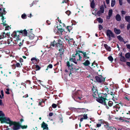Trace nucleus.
<instances>
[{"mask_svg":"<svg viewBox=\"0 0 130 130\" xmlns=\"http://www.w3.org/2000/svg\"><path fill=\"white\" fill-rule=\"evenodd\" d=\"M107 97V95L106 93L102 94L100 98L97 99L96 101L100 103L106 105V108L109 109V107L107 106V103H108V105L111 107L112 106L113 103L111 101L108 100L106 99Z\"/></svg>","mask_w":130,"mask_h":130,"instance_id":"obj_1","label":"nucleus"},{"mask_svg":"<svg viewBox=\"0 0 130 130\" xmlns=\"http://www.w3.org/2000/svg\"><path fill=\"white\" fill-rule=\"evenodd\" d=\"M7 123L9 124V126H10L13 125L12 129L13 130H18L21 127V125L18 122H13L11 121L10 119Z\"/></svg>","mask_w":130,"mask_h":130,"instance_id":"obj_2","label":"nucleus"},{"mask_svg":"<svg viewBox=\"0 0 130 130\" xmlns=\"http://www.w3.org/2000/svg\"><path fill=\"white\" fill-rule=\"evenodd\" d=\"M18 33V32H13L12 34V36L16 44H18L19 46H21L22 45V44L21 40L19 38V35L17 34Z\"/></svg>","mask_w":130,"mask_h":130,"instance_id":"obj_3","label":"nucleus"},{"mask_svg":"<svg viewBox=\"0 0 130 130\" xmlns=\"http://www.w3.org/2000/svg\"><path fill=\"white\" fill-rule=\"evenodd\" d=\"M10 118L5 116V115L3 112L2 111L0 110V121L2 123H7Z\"/></svg>","mask_w":130,"mask_h":130,"instance_id":"obj_4","label":"nucleus"},{"mask_svg":"<svg viewBox=\"0 0 130 130\" xmlns=\"http://www.w3.org/2000/svg\"><path fill=\"white\" fill-rule=\"evenodd\" d=\"M82 57L79 54L76 52L74 56H73L70 59V61L73 62L75 64L77 63V61L79 60H82Z\"/></svg>","mask_w":130,"mask_h":130,"instance_id":"obj_5","label":"nucleus"},{"mask_svg":"<svg viewBox=\"0 0 130 130\" xmlns=\"http://www.w3.org/2000/svg\"><path fill=\"white\" fill-rule=\"evenodd\" d=\"M123 115V116L124 118L127 119H130V111L127 110H125L121 111Z\"/></svg>","mask_w":130,"mask_h":130,"instance_id":"obj_6","label":"nucleus"},{"mask_svg":"<svg viewBox=\"0 0 130 130\" xmlns=\"http://www.w3.org/2000/svg\"><path fill=\"white\" fill-rule=\"evenodd\" d=\"M83 96L82 94V92L80 91H78L74 93L73 94L72 97L73 98L75 97L76 98H78L80 99L81 98H82Z\"/></svg>","mask_w":130,"mask_h":130,"instance_id":"obj_7","label":"nucleus"},{"mask_svg":"<svg viewBox=\"0 0 130 130\" xmlns=\"http://www.w3.org/2000/svg\"><path fill=\"white\" fill-rule=\"evenodd\" d=\"M106 35L108 37L109 40L111 39V38L114 37V35L113 33L110 30H107L106 31Z\"/></svg>","mask_w":130,"mask_h":130,"instance_id":"obj_8","label":"nucleus"},{"mask_svg":"<svg viewBox=\"0 0 130 130\" xmlns=\"http://www.w3.org/2000/svg\"><path fill=\"white\" fill-rule=\"evenodd\" d=\"M67 65L69 68L70 70V73L69 74V76H70V75L71 74L72 71L74 70H78V69L76 68H74L72 67V64L70 62H67Z\"/></svg>","mask_w":130,"mask_h":130,"instance_id":"obj_9","label":"nucleus"},{"mask_svg":"<svg viewBox=\"0 0 130 130\" xmlns=\"http://www.w3.org/2000/svg\"><path fill=\"white\" fill-rule=\"evenodd\" d=\"M5 9V8H3V12H0V17H2V19L3 23V24L4 25H6V24H5L6 22V21L5 20V18L3 16V14H5L6 13V11Z\"/></svg>","mask_w":130,"mask_h":130,"instance_id":"obj_10","label":"nucleus"},{"mask_svg":"<svg viewBox=\"0 0 130 130\" xmlns=\"http://www.w3.org/2000/svg\"><path fill=\"white\" fill-rule=\"evenodd\" d=\"M95 78L97 81L99 83H101L105 81V78H103L101 75L96 76Z\"/></svg>","mask_w":130,"mask_h":130,"instance_id":"obj_11","label":"nucleus"},{"mask_svg":"<svg viewBox=\"0 0 130 130\" xmlns=\"http://www.w3.org/2000/svg\"><path fill=\"white\" fill-rule=\"evenodd\" d=\"M104 8L103 6H101L100 8V10L96 14L99 16H100L104 12Z\"/></svg>","mask_w":130,"mask_h":130,"instance_id":"obj_12","label":"nucleus"},{"mask_svg":"<svg viewBox=\"0 0 130 130\" xmlns=\"http://www.w3.org/2000/svg\"><path fill=\"white\" fill-rule=\"evenodd\" d=\"M18 32V34L19 35V33L22 34V35L24 36H26L27 34V32L26 29L23 30H21L20 31H17L14 32Z\"/></svg>","mask_w":130,"mask_h":130,"instance_id":"obj_13","label":"nucleus"},{"mask_svg":"<svg viewBox=\"0 0 130 130\" xmlns=\"http://www.w3.org/2000/svg\"><path fill=\"white\" fill-rule=\"evenodd\" d=\"M54 44H56V46L58 47H62V42L60 39L58 40V42L57 43L55 42V40H54Z\"/></svg>","mask_w":130,"mask_h":130,"instance_id":"obj_14","label":"nucleus"},{"mask_svg":"<svg viewBox=\"0 0 130 130\" xmlns=\"http://www.w3.org/2000/svg\"><path fill=\"white\" fill-rule=\"evenodd\" d=\"M99 122L101 124H104V126L107 128H109L108 124L107 122L105 121L104 120L102 119L99 120Z\"/></svg>","mask_w":130,"mask_h":130,"instance_id":"obj_15","label":"nucleus"},{"mask_svg":"<svg viewBox=\"0 0 130 130\" xmlns=\"http://www.w3.org/2000/svg\"><path fill=\"white\" fill-rule=\"evenodd\" d=\"M41 127L42 128H43V130L46 129L47 130H50L48 129V125L44 122L41 124Z\"/></svg>","mask_w":130,"mask_h":130,"instance_id":"obj_16","label":"nucleus"},{"mask_svg":"<svg viewBox=\"0 0 130 130\" xmlns=\"http://www.w3.org/2000/svg\"><path fill=\"white\" fill-rule=\"evenodd\" d=\"M93 94L92 95L93 96V97H94V98H97V97L98 96H99V98H100L101 97V95L103 93L101 94L100 95H99L98 94V91H94V92H93ZM99 99V98H98L97 99Z\"/></svg>","mask_w":130,"mask_h":130,"instance_id":"obj_17","label":"nucleus"},{"mask_svg":"<svg viewBox=\"0 0 130 130\" xmlns=\"http://www.w3.org/2000/svg\"><path fill=\"white\" fill-rule=\"evenodd\" d=\"M113 108L115 111H118L120 108V106L119 104H117L115 106H113Z\"/></svg>","mask_w":130,"mask_h":130,"instance_id":"obj_18","label":"nucleus"},{"mask_svg":"<svg viewBox=\"0 0 130 130\" xmlns=\"http://www.w3.org/2000/svg\"><path fill=\"white\" fill-rule=\"evenodd\" d=\"M59 52L58 53V55L60 56H61L63 54L64 50L63 49L61 48L59 50Z\"/></svg>","mask_w":130,"mask_h":130,"instance_id":"obj_19","label":"nucleus"},{"mask_svg":"<svg viewBox=\"0 0 130 130\" xmlns=\"http://www.w3.org/2000/svg\"><path fill=\"white\" fill-rule=\"evenodd\" d=\"M80 52L83 54L84 58H86V59L89 58V57L88 56V55L86 54V52H83L82 51H80Z\"/></svg>","mask_w":130,"mask_h":130,"instance_id":"obj_20","label":"nucleus"},{"mask_svg":"<svg viewBox=\"0 0 130 130\" xmlns=\"http://www.w3.org/2000/svg\"><path fill=\"white\" fill-rule=\"evenodd\" d=\"M104 46L105 47V48L108 51H111V48L110 47L108 46L107 44H104Z\"/></svg>","mask_w":130,"mask_h":130,"instance_id":"obj_21","label":"nucleus"},{"mask_svg":"<svg viewBox=\"0 0 130 130\" xmlns=\"http://www.w3.org/2000/svg\"><path fill=\"white\" fill-rule=\"evenodd\" d=\"M118 96L117 94H115L113 96H112L111 97V98L112 100L114 101H115L118 99Z\"/></svg>","mask_w":130,"mask_h":130,"instance_id":"obj_22","label":"nucleus"},{"mask_svg":"<svg viewBox=\"0 0 130 130\" xmlns=\"http://www.w3.org/2000/svg\"><path fill=\"white\" fill-rule=\"evenodd\" d=\"M112 12V10L111 9L109 10L108 12V16L107 17V19H109L110 18L111 16Z\"/></svg>","mask_w":130,"mask_h":130,"instance_id":"obj_23","label":"nucleus"},{"mask_svg":"<svg viewBox=\"0 0 130 130\" xmlns=\"http://www.w3.org/2000/svg\"><path fill=\"white\" fill-rule=\"evenodd\" d=\"M116 20L118 21H120L121 20V17L120 15L119 14H118L116 16Z\"/></svg>","mask_w":130,"mask_h":130,"instance_id":"obj_24","label":"nucleus"},{"mask_svg":"<svg viewBox=\"0 0 130 130\" xmlns=\"http://www.w3.org/2000/svg\"><path fill=\"white\" fill-rule=\"evenodd\" d=\"M67 42H68L69 44H72L74 43L73 40L72 38H70Z\"/></svg>","mask_w":130,"mask_h":130,"instance_id":"obj_25","label":"nucleus"},{"mask_svg":"<svg viewBox=\"0 0 130 130\" xmlns=\"http://www.w3.org/2000/svg\"><path fill=\"white\" fill-rule=\"evenodd\" d=\"M114 30L115 32L117 34H119L121 32L120 30L119 29H118L116 28H115Z\"/></svg>","mask_w":130,"mask_h":130,"instance_id":"obj_26","label":"nucleus"},{"mask_svg":"<svg viewBox=\"0 0 130 130\" xmlns=\"http://www.w3.org/2000/svg\"><path fill=\"white\" fill-rule=\"evenodd\" d=\"M83 64L85 66H88L90 64V62L89 60H86L83 63Z\"/></svg>","mask_w":130,"mask_h":130,"instance_id":"obj_27","label":"nucleus"},{"mask_svg":"<svg viewBox=\"0 0 130 130\" xmlns=\"http://www.w3.org/2000/svg\"><path fill=\"white\" fill-rule=\"evenodd\" d=\"M125 19L127 22L130 23V16H126L125 17Z\"/></svg>","mask_w":130,"mask_h":130,"instance_id":"obj_28","label":"nucleus"},{"mask_svg":"<svg viewBox=\"0 0 130 130\" xmlns=\"http://www.w3.org/2000/svg\"><path fill=\"white\" fill-rule=\"evenodd\" d=\"M108 130H117V128H115L113 126L111 127H109L107 128Z\"/></svg>","mask_w":130,"mask_h":130,"instance_id":"obj_29","label":"nucleus"},{"mask_svg":"<svg viewBox=\"0 0 130 130\" xmlns=\"http://www.w3.org/2000/svg\"><path fill=\"white\" fill-rule=\"evenodd\" d=\"M116 3V1L115 0H111V6L112 7H113Z\"/></svg>","mask_w":130,"mask_h":130,"instance_id":"obj_30","label":"nucleus"},{"mask_svg":"<svg viewBox=\"0 0 130 130\" xmlns=\"http://www.w3.org/2000/svg\"><path fill=\"white\" fill-rule=\"evenodd\" d=\"M1 39L5 38L6 37V35L4 32L2 33L1 34Z\"/></svg>","mask_w":130,"mask_h":130,"instance_id":"obj_31","label":"nucleus"},{"mask_svg":"<svg viewBox=\"0 0 130 130\" xmlns=\"http://www.w3.org/2000/svg\"><path fill=\"white\" fill-rule=\"evenodd\" d=\"M120 60L123 62H125L126 61V59L124 57L121 56L120 58Z\"/></svg>","mask_w":130,"mask_h":130,"instance_id":"obj_32","label":"nucleus"},{"mask_svg":"<svg viewBox=\"0 0 130 130\" xmlns=\"http://www.w3.org/2000/svg\"><path fill=\"white\" fill-rule=\"evenodd\" d=\"M1 94L2 96L0 95V98L1 99H2L3 98L4 96L3 91V90L1 91Z\"/></svg>","mask_w":130,"mask_h":130,"instance_id":"obj_33","label":"nucleus"},{"mask_svg":"<svg viewBox=\"0 0 130 130\" xmlns=\"http://www.w3.org/2000/svg\"><path fill=\"white\" fill-rule=\"evenodd\" d=\"M118 39L120 41H123V39L120 36H118L117 37Z\"/></svg>","mask_w":130,"mask_h":130,"instance_id":"obj_34","label":"nucleus"},{"mask_svg":"<svg viewBox=\"0 0 130 130\" xmlns=\"http://www.w3.org/2000/svg\"><path fill=\"white\" fill-rule=\"evenodd\" d=\"M108 58L110 61H111V62H112L113 60V57L111 56H110L108 57Z\"/></svg>","mask_w":130,"mask_h":130,"instance_id":"obj_35","label":"nucleus"},{"mask_svg":"<svg viewBox=\"0 0 130 130\" xmlns=\"http://www.w3.org/2000/svg\"><path fill=\"white\" fill-rule=\"evenodd\" d=\"M34 36H35L34 34H31V35H29V38L30 39H34Z\"/></svg>","mask_w":130,"mask_h":130,"instance_id":"obj_36","label":"nucleus"},{"mask_svg":"<svg viewBox=\"0 0 130 130\" xmlns=\"http://www.w3.org/2000/svg\"><path fill=\"white\" fill-rule=\"evenodd\" d=\"M91 7L92 8H94V2L93 1L91 3Z\"/></svg>","mask_w":130,"mask_h":130,"instance_id":"obj_37","label":"nucleus"},{"mask_svg":"<svg viewBox=\"0 0 130 130\" xmlns=\"http://www.w3.org/2000/svg\"><path fill=\"white\" fill-rule=\"evenodd\" d=\"M125 57L127 58H129L130 57V53H126L125 55Z\"/></svg>","mask_w":130,"mask_h":130,"instance_id":"obj_38","label":"nucleus"},{"mask_svg":"<svg viewBox=\"0 0 130 130\" xmlns=\"http://www.w3.org/2000/svg\"><path fill=\"white\" fill-rule=\"evenodd\" d=\"M97 21L99 23H102L103 21L100 18H98L97 19Z\"/></svg>","mask_w":130,"mask_h":130,"instance_id":"obj_39","label":"nucleus"},{"mask_svg":"<svg viewBox=\"0 0 130 130\" xmlns=\"http://www.w3.org/2000/svg\"><path fill=\"white\" fill-rule=\"evenodd\" d=\"M70 38L68 36H65L64 38L65 40L67 42Z\"/></svg>","mask_w":130,"mask_h":130,"instance_id":"obj_40","label":"nucleus"},{"mask_svg":"<svg viewBox=\"0 0 130 130\" xmlns=\"http://www.w3.org/2000/svg\"><path fill=\"white\" fill-rule=\"evenodd\" d=\"M9 88H7L5 91V93L6 94H10L9 92Z\"/></svg>","mask_w":130,"mask_h":130,"instance_id":"obj_41","label":"nucleus"},{"mask_svg":"<svg viewBox=\"0 0 130 130\" xmlns=\"http://www.w3.org/2000/svg\"><path fill=\"white\" fill-rule=\"evenodd\" d=\"M104 89L106 92H108L109 90L107 86H105L104 87Z\"/></svg>","mask_w":130,"mask_h":130,"instance_id":"obj_42","label":"nucleus"},{"mask_svg":"<svg viewBox=\"0 0 130 130\" xmlns=\"http://www.w3.org/2000/svg\"><path fill=\"white\" fill-rule=\"evenodd\" d=\"M117 130H126V129L125 127H123L121 128H120L119 127H117Z\"/></svg>","mask_w":130,"mask_h":130,"instance_id":"obj_43","label":"nucleus"},{"mask_svg":"<svg viewBox=\"0 0 130 130\" xmlns=\"http://www.w3.org/2000/svg\"><path fill=\"white\" fill-rule=\"evenodd\" d=\"M27 125H24L23 126H21L20 127H21L22 129H26V128L27 127Z\"/></svg>","mask_w":130,"mask_h":130,"instance_id":"obj_44","label":"nucleus"},{"mask_svg":"<svg viewBox=\"0 0 130 130\" xmlns=\"http://www.w3.org/2000/svg\"><path fill=\"white\" fill-rule=\"evenodd\" d=\"M97 66V64H96L95 62H94L92 64V66H93L94 67H95V66Z\"/></svg>","mask_w":130,"mask_h":130,"instance_id":"obj_45","label":"nucleus"},{"mask_svg":"<svg viewBox=\"0 0 130 130\" xmlns=\"http://www.w3.org/2000/svg\"><path fill=\"white\" fill-rule=\"evenodd\" d=\"M57 28L59 30V31L61 32V33L63 31V29H62L61 28H58V26L57 27Z\"/></svg>","mask_w":130,"mask_h":130,"instance_id":"obj_46","label":"nucleus"},{"mask_svg":"<svg viewBox=\"0 0 130 130\" xmlns=\"http://www.w3.org/2000/svg\"><path fill=\"white\" fill-rule=\"evenodd\" d=\"M21 17L23 19H25L26 18V15L25 14H23L22 15Z\"/></svg>","mask_w":130,"mask_h":130,"instance_id":"obj_47","label":"nucleus"},{"mask_svg":"<svg viewBox=\"0 0 130 130\" xmlns=\"http://www.w3.org/2000/svg\"><path fill=\"white\" fill-rule=\"evenodd\" d=\"M35 68L36 70H39L40 69V68L38 65H36L35 67Z\"/></svg>","mask_w":130,"mask_h":130,"instance_id":"obj_48","label":"nucleus"},{"mask_svg":"<svg viewBox=\"0 0 130 130\" xmlns=\"http://www.w3.org/2000/svg\"><path fill=\"white\" fill-rule=\"evenodd\" d=\"M92 90L93 92L95 91H97L96 88L94 86L92 88Z\"/></svg>","mask_w":130,"mask_h":130,"instance_id":"obj_49","label":"nucleus"},{"mask_svg":"<svg viewBox=\"0 0 130 130\" xmlns=\"http://www.w3.org/2000/svg\"><path fill=\"white\" fill-rule=\"evenodd\" d=\"M112 97L115 94L113 92H110L108 93Z\"/></svg>","mask_w":130,"mask_h":130,"instance_id":"obj_50","label":"nucleus"},{"mask_svg":"<svg viewBox=\"0 0 130 130\" xmlns=\"http://www.w3.org/2000/svg\"><path fill=\"white\" fill-rule=\"evenodd\" d=\"M16 66L17 67L20 68L21 67V65L19 63H16Z\"/></svg>","mask_w":130,"mask_h":130,"instance_id":"obj_51","label":"nucleus"},{"mask_svg":"<svg viewBox=\"0 0 130 130\" xmlns=\"http://www.w3.org/2000/svg\"><path fill=\"white\" fill-rule=\"evenodd\" d=\"M101 124L99 122V123H97L96 124V126L97 127H100L101 126Z\"/></svg>","mask_w":130,"mask_h":130,"instance_id":"obj_52","label":"nucleus"},{"mask_svg":"<svg viewBox=\"0 0 130 130\" xmlns=\"http://www.w3.org/2000/svg\"><path fill=\"white\" fill-rule=\"evenodd\" d=\"M71 28V27L70 26H67V29L68 31H69V32H70V28Z\"/></svg>","mask_w":130,"mask_h":130,"instance_id":"obj_53","label":"nucleus"},{"mask_svg":"<svg viewBox=\"0 0 130 130\" xmlns=\"http://www.w3.org/2000/svg\"><path fill=\"white\" fill-rule=\"evenodd\" d=\"M52 106L53 108H55L56 107L57 105L55 104H53L52 105Z\"/></svg>","mask_w":130,"mask_h":130,"instance_id":"obj_54","label":"nucleus"},{"mask_svg":"<svg viewBox=\"0 0 130 130\" xmlns=\"http://www.w3.org/2000/svg\"><path fill=\"white\" fill-rule=\"evenodd\" d=\"M119 1L120 5L121 6L123 4L122 0H119Z\"/></svg>","mask_w":130,"mask_h":130,"instance_id":"obj_55","label":"nucleus"},{"mask_svg":"<svg viewBox=\"0 0 130 130\" xmlns=\"http://www.w3.org/2000/svg\"><path fill=\"white\" fill-rule=\"evenodd\" d=\"M66 13L68 15H69L70 14L71 12L70 11L68 10L67 11Z\"/></svg>","mask_w":130,"mask_h":130,"instance_id":"obj_56","label":"nucleus"},{"mask_svg":"<svg viewBox=\"0 0 130 130\" xmlns=\"http://www.w3.org/2000/svg\"><path fill=\"white\" fill-rule=\"evenodd\" d=\"M51 69L52 68L53 66L51 64H49L47 67Z\"/></svg>","mask_w":130,"mask_h":130,"instance_id":"obj_57","label":"nucleus"},{"mask_svg":"<svg viewBox=\"0 0 130 130\" xmlns=\"http://www.w3.org/2000/svg\"><path fill=\"white\" fill-rule=\"evenodd\" d=\"M99 30H101L103 28V27L102 25H99Z\"/></svg>","mask_w":130,"mask_h":130,"instance_id":"obj_58","label":"nucleus"},{"mask_svg":"<svg viewBox=\"0 0 130 130\" xmlns=\"http://www.w3.org/2000/svg\"><path fill=\"white\" fill-rule=\"evenodd\" d=\"M37 59H36V58H35V57L32 58L31 59V60L32 61H33L34 60H36V61H37Z\"/></svg>","mask_w":130,"mask_h":130,"instance_id":"obj_59","label":"nucleus"},{"mask_svg":"<svg viewBox=\"0 0 130 130\" xmlns=\"http://www.w3.org/2000/svg\"><path fill=\"white\" fill-rule=\"evenodd\" d=\"M83 117L84 119H86L87 118V115H84Z\"/></svg>","mask_w":130,"mask_h":130,"instance_id":"obj_60","label":"nucleus"},{"mask_svg":"<svg viewBox=\"0 0 130 130\" xmlns=\"http://www.w3.org/2000/svg\"><path fill=\"white\" fill-rule=\"evenodd\" d=\"M121 13L122 14H125L126 13V12L124 11H122Z\"/></svg>","mask_w":130,"mask_h":130,"instance_id":"obj_61","label":"nucleus"},{"mask_svg":"<svg viewBox=\"0 0 130 130\" xmlns=\"http://www.w3.org/2000/svg\"><path fill=\"white\" fill-rule=\"evenodd\" d=\"M127 47V48L130 49V45L129 44H126Z\"/></svg>","mask_w":130,"mask_h":130,"instance_id":"obj_62","label":"nucleus"},{"mask_svg":"<svg viewBox=\"0 0 130 130\" xmlns=\"http://www.w3.org/2000/svg\"><path fill=\"white\" fill-rule=\"evenodd\" d=\"M127 65L129 67H130V62H126Z\"/></svg>","mask_w":130,"mask_h":130,"instance_id":"obj_63","label":"nucleus"},{"mask_svg":"<svg viewBox=\"0 0 130 130\" xmlns=\"http://www.w3.org/2000/svg\"><path fill=\"white\" fill-rule=\"evenodd\" d=\"M130 28V24H129L127 26V28L128 29H129Z\"/></svg>","mask_w":130,"mask_h":130,"instance_id":"obj_64","label":"nucleus"}]
</instances>
